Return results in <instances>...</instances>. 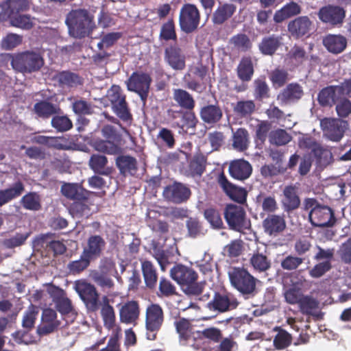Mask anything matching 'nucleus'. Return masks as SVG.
<instances>
[{
	"label": "nucleus",
	"mask_w": 351,
	"mask_h": 351,
	"mask_svg": "<svg viewBox=\"0 0 351 351\" xmlns=\"http://www.w3.org/2000/svg\"><path fill=\"white\" fill-rule=\"evenodd\" d=\"M65 23L69 35L77 39L90 36L96 28L94 16L88 10L82 8L71 10L66 16Z\"/></svg>",
	"instance_id": "1"
},
{
	"label": "nucleus",
	"mask_w": 351,
	"mask_h": 351,
	"mask_svg": "<svg viewBox=\"0 0 351 351\" xmlns=\"http://www.w3.org/2000/svg\"><path fill=\"white\" fill-rule=\"evenodd\" d=\"M170 276L189 296L199 295L206 285L205 282H197L198 274L193 268L182 264H176L171 269Z\"/></svg>",
	"instance_id": "2"
},
{
	"label": "nucleus",
	"mask_w": 351,
	"mask_h": 351,
	"mask_svg": "<svg viewBox=\"0 0 351 351\" xmlns=\"http://www.w3.org/2000/svg\"><path fill=\"white\" fill-rule=\"evenodd\" d=\"M11 65L16 71L30 74L39 71L45 64V60L40 53L27 50L11 56Z\"/></svg>",
	"instance_id": "3"
},
{
	"label": "nucleus",
	"mask_w": 351,
	"mask_h": 351,
	"mask_svg": "<svg viewBox=\"0 0 351 351\" xmlns=\"http://www.w3.org/2000/svg\"><path fill=\"white\" fill-rule=\"evenodd\" d=\"M230 283L245 298L254 297L256 293V278L243 267H233L228 272Z\"/></svg>",
	"instance_id": "4"
},
{
	"label": "nucleus",
	"mask_w": 351,
	"mask_h": 351,
	"mask_svg": "<svg viewBox=\"0 0 351 351\" xmlns=\"http://www.w3.org/2000/svg\"><path fill=\"white\" fill-rule=\"evenodd\" d=\"M106 97L117 117L124 123L130 125L133 121V116L126 101V95L121 86L112 85L107 91Z\"/></svg>",
	"instance_id": "5"
},
{
	"label": "nucleus",
	"mask_w": 351,
	"mask_h": 351,
	"mask_svg": "<svg viewBox=\"0 0 351 351\" xmlns=\"http://www.w3.org/2000/svg\"><path fill=\"white\" fill-rule=\"evenodd\" d=\"M201 21V13L196 5L186 3L181 7L179 13L180 30L187 34L197 31Z\"/></svg>",
	"instance_id": "6"
},
{
	"label": "nucleus",
	"mask_w": 351,
	"mask_h": 351,
	"mask_svg": "<svg viewBox=\"0 0 351 351\" xmlns=\"http://www.w3.org/2000/svg\"><path fill=\"white\" fill-rule=\"evenodd\" d=\"M223 214L230 229L240 232L250 229V219L247 217L245 210L241 206L228 204Z\"/></svg>",
	"instance_id": "7"
},
{
	"label": "nucleus",
	"mask_w": 351,
	"mask_h": 351,
	"mask_svg": "<svg viewBox=\"0 0 351 351\" xmlns=\"http://www.w3.org/2000/svg\"><path fill=\"white\" fill-rule=\"evenodd\" d=\"M164 322V312L158 304H152L146 308L145 328L146 338L154 341Z\"/></svg>",
	"instance_id": "8"
},
{
	"label": "nucleus",
	"mask_w": 351,
	"mask_h": 351,
	"mask_svg": "<svg viewBox=\"0 0 351 351\" xmlns=\"http://www.w3.org/2000/svg\"><path fill=\"white\" fill-rule=\"evenodd\" d=\"M351 93V80H346L339 86H328L322 88L317 95V100L322 106H332L339 99Z\"/></svg>",
	"instance_id": "9"
},
{
	"label": "nucleus",
	"mask_w": 351,
	"mask_h": 351,
	"mask_svg": "<svg viewBox=\"0 0 351 351\" xmlns=\"http://www.w3.org/2000/svg\"><path fill=\"white\" fill-rule=\"evenodd\" d=\"M75 289L88 312L95 313L100 308L99 294L95 287L85 280H77Z\"/></svg>",
	"instance_id": "10"
},
{
	"label": "nucleus",
	"mask_w": 351,
	"mask_h": 351,
	"mask_svg": "<svg viewBox=\"0 0 351 351\" xmlns=\"http://www.w3.org/2000/svg\"><path fill=\"white\" fill-rule=\"evenodd\" d=\"M239 304L237 298L232 293L227 291H216L207 307L218 313H226L236 309Z\"/></svg>",
	"instance_id": "11"
},
{
	"label": "nucleus",
	"mask_w": 351,
	"mask_h": 351,
	"mask_svg": "<svg viewBox=\"0 0 351 351\" xmlns=\"http://www.w3.org/2000/svg\"><path fill=\"white\" fill-rule=\"evenodd\" d=\"M151 82L149 75L134 72L128 79L127 87L130 91L136 93L145 103L148 97Z\"/></svg>",
	"instance_id": "12"
},
{
	"label": "nucleus",
	"mask_w": 351,
	"mask_h": 351,
	"mask_svg": "<svg viewBox=\"0 0 351 351\" xmlns=\"http://www.w3.org/2000/svg\"><path fill=\"white\" fill-rule=\"evenodd\" d=\"M162 195L167 201L180 204L189 199L191 191L186 184L175 181L165 187Z\"/></svg>",
	"instance_id": "13"
},
{
	"label": "nucleus",
	"mask_w": 351,
	"mask_h": 351,
	"mask_svg": "<svg viewBox=\"0 0 351 351\" xmlns=\"http://www.w3.org/2000/svg\"><path fill=\"white\" fill-rule=\"evenodd\" d=\"M308 218L315 227H331L336 222L333 210L327 206L320 205L311 210Z\"/></svg>",
	"instance_id": "14"
},
{
	"label": "nucleus",
	"mask_w": 351,
	"mask_h": 351,
	"mask_svg": "<svg viewBox=\"0 0 351 351\" xmlns=\"http://www.w3.org/2000/svg\"><path fill=\"white\" fill-rule=\"evenodd\" d=\"M186 55L176 43L167 45L164 50L165 63L174 71H182L186 68Z\"/></svg>",
	"instance_id": "15"
},
{
	"label": "nucleus",
	"mask_w": 351,
	"mask_h": 351,
	"mask_svg": "<svg viewBox=\"0 0 351 351\" xmlns=\"http://www.w3.org/2000/svg\"><path fill=\"white\" fill-rule=\"evenodd\" d=\"M347 121L339 119L324 118L320 121V126L324 135L332 141H339L343 136Z\"/></svg>",
	"instance_id": "16"
},
{
	"label": "nucleus",
	"mask_w": 351,
	"mask_h": 351,
	"mask_svg": "<svg viewBox=\"0 0 351 351\" xmlns=\"http://www.w3.org/2000/svg\"><path fill=\"white\" fill-rule=\"evenodd\" d=\"M317 16L322 22L332 27H337L343 23L346 12L339 6L328 5L321 8Z\"/></svg>",
	"instance_id": "17"
},
{
	"label": "nucleus",
	"mask_w": 351,
	"mask_h": 351,
	"mask_svg": "<svg viewBox=\"0 0 351 351\" xmlns=\"http://www.w3.org/2000/svg\"><path fill=\"white\" fill-rule=\"evenodd\" d=\"M217 182L223 191L231 199L240 204L246 202L247 191L243 187H239L230 182L223 172H221L218 178Z\"/></svg>",
	"instance_id": "18"
},
{
	"label": "nucleus",
	"mask_w": 351,
	"mask_h": 351,
	"mask_svg": "<svg viewBox=\"0 0 351 351\" xmlns=\"http://www.w3.org/2000/svg\"><path fill=\"white\" fill-rule=\"evenodd\" d=\"M303 95L302 86L297 82H292L281 90L276 99L281 106H286L298 101Z\"/></svg>",
	"instance_id": "19"
},
{
	"label": "nucleus",
	"mask_w": 351,
	"mask_h": 351,
	"mask_svg": "<svg viewBox=\"0 0 351 351\" xmlns=\"http://www.w3.org/2000/svg\"><path fill=\"white\" fill-rule=\"evenodd\" d=\"M60 324V321L57 319L56 311L51 308H45L43 311L41 324L38 326L36 333L40 337L47 335L53 332Z\"/></svg>",
	"instance_id": "20"
},
{
	"label": "nucleus",
	"mask_w": 351,
	"mask_h": 351,
	"mask_svg": "<svg viewBox=\"0 0 351 351\" xmlns=\"http://www.w3.org/2000/svg\"><path fill=\"white\" fill-rule=\"evenodd\" d=\"M51 79L58 83V86L63 88H77L84 83V79L82 76L69 70L57 71Z\"/></svg>",
	"instance_id": "21"
},
{
	"label": "nucleus",
	"mask_w": 351,
	"mask_h": 351,
	"mask_svg": "<svg viewBox=\"0 0 351 351\" xmlns=\"http://www.w3.org/2000/svg\"><path fill=\"white\" fill-rule=\"evenodd\" d=\"M106 242L100 235H90L84 247L82 252L93 261L99 258L106 248Z\"/></svg>",
	"instance_id": "22"
},
{
	"label": "nucleus",
	"mask_w": 351,
	"mask_h": 351,
	"mask_svg": "<svg viewBox=\"0 0 351 351\" xmlns=\"http://www.w3.org/2000/svg\"><path fill=\"white\" fill-rule=\"evenodd\" d=\"M263 227L267 234L276 237L286 228L285 216L283 215L269 214L263 221Z\"/></svg>",
	"instance_id": "23"
},
{
	"label": "nucleus",
	"mask_w": 351,
	"mask_h": 351,
	"mask_svg": "<svg viewBox=\"0 0 351 351\" xmlns=\"http://www.w3.org/2000/svg\"><path fill=\"white\" fill-rule=\"evenodd\" d=\"M139 315L140 307L137 301H128L119 308V319L121 323L136 324Z\"/></svg>",
	"instance_id": "24"
},
{
	"label": "nucleus",
	"mask_w": 351,
	"mask_h": 351,
	"mask_svg": "<svg viewBox=\"0 0 351 351\" xmlns=\"http://www.w3.org/2000/svg\"><path fill=\"white\" fill-rule=\"evenodd\" d=\"M174 325L177 332L179 335V342L182 346H191L193 342L195 336L197 335V331H193L191 324L185 318H180L175 321Z\"/></svg>",
	"instance_id": "25"
},
{
	"label": "nucleus",
	"mask_w": 351,
	"mask_h": 351,
	"mask_svg": "<svg viewBox=\"0 0 351 351\" xmlns=\"http://www.w3.org/2000/svg\"><path fill=\"white\" fill-rule=\"evenodd\" d=\"M61 193L73 202L87 199V195H93L96 193L84 189L81 184L77 183H64L61 186Z\"/></svg>",
	"instance_id": "26"
},
{
	"label": "nucleus",
	"mask_w": 351,
	"mask_h": 351,
	"mask_svg": "<svg viewBox=\"0 0 351 351\" xmlns=\"http://www.w3.org/2000/svg\"><path fill=\"white\" fill-rule=\"evenodd\" d=\"M228 171L232 178L243 181L251 176L252 167L248 161L244 159H237L230 163Z\"/></svg>",
	"instance_id": "27"
},
{
	"label": "nucleus",
	"mask_w": 351,
	"mask_h": 351,
	"mask_svg": "<svg viewBox=\"0 0 351 351\" xmlns=\"http://www.w3.org/2000/svg\"><path fill=\"white\" fill-rule=\"evenodd\" d=\"M312 21L307 16H302L291 21L287 25V29L291 35L298 39L308 34Z\"/></svg>",
	"instance_id": "28"
},
{
	"label": "nucleus",
	"mask_w": 351,
	"mask_h": 351,
	"mask_svg": "<svg viewBox=\"0 0 351 351\" xmlns=\"http://www.w3.org/2000/svg\"><path fill=\"white\" fill-rule=\"evenodd\" d=\"M201 119L207 124H215L223 117V111L217 101L215 104H207L201 108L199 111Z\"/></svg>",
	"instance_id": "29"
},
{
	"label": "nucleus",
	"mask_w": 351,
	"mask_h": 351,
	"mask_svg": "<svg viewBox=\"0 0 351 351\" xmlns=\"http://www.w3.org/2000/svg\"><path fill=\"white\" fill-rule=\"evenodd\" d=\"M32 141L34 143L58 150H67L69 149V146L67 144V140L61 136L36 135L32 137Z\"/></svg>",
	"instance_id": "30"
},
{
	"label": "nucleus",
	"mask_w": 351,
	"mask_h": 351,
	"mask_svg": "<svg viewBox=\"0 0 351 351\" xmlns=\"http://www.w3.org/2000/svg\"><path fill=\"white\" fill-rule=\"evenodd\" d=\"M281 203L284 210L287 213L296 210L300 207V199L298 195L295 186L289 185L285 187Z\"/></svg>",
	"instance_id": "31"
},
{
	"label": "nucleus",
	"mask_w": 351,
	"mask_h": 351,
	"mask_svg": "<svg viewBox=\"0 0 351 351\" xmlns=\"http://www.w3.org/2000/svg\"><path fill=\"white\" fill-rule=\"evenodd\" d=\"M237 77L241 82H250L254 75V64L250 56H243L236 69Z\"/></svg>",
	"instance_id": "32"
},
{
	"label": "nucleus",
	"mask_w": 351,
	"mask_h": 351,
	"mask_svg": "<svg viewBox=\"0 0 351 351\" xmlns=\"http://www.w3.org/2000/svg\"><path fill=\"white\" fill-rule=\"evenodd\" d=\"M236 10V5L232 3H219L212 14L211 21L213 23L218 25H222L232 16Z\"/></svg>",
	"instance_id": "33"
},
{
	"label": "nucleus",
	"mask_w": 351,
	"mask_h": 351,
	"mask_svg": "<svg viewBox=\"0 0 351 351\" xmlns=\"http://www.w3.org/2000/svg\"><path fill=\"white\" fill-rule=\"evenodd\" d=\"M34 113L40 118L47 119L61 112L60 106L47 100H41L34 106Z\"/></svg>",
	"instance_id": "34"
},
{
	"label": "nucleus",
	"mask_w": 351,
	"mask_h": 351,
	"mask_svg": "<svg viewBox=\"0 0 351 351\" xmlns=\"http://www.w3.org/2000/svg\"><path fill=\"white\" fill-rule=\"evenodd\" d=\"M322 43L329 52L338 54L346 49L347 40L341 35L328 34L324 37Z\"/></svg>",
	"instance_id": "35"
},
{
	"label": "nucleus",
	"mask_w": 351,
	"mask_h": 351,
	"mask_svg": "<svg viewBox=\"0 0 351 351\" xmlns=\"http://www.w3.org/2000/svg\"><path fill=\"white\" fill-rule=\"evenodd\" d=\"M281 39L275 34L265 36L258 44V49L263 55L273 56L280 46Z\"/></svg>",
	"instance_id": "36"
},
{
	"label": "nucleus",
	"mask_w": 351,
	"mask_h": 351,
	"mask_svg": "<svg viewBox=\"0 0 351 351\" xmlns=\"http://www.w3.org/2000/svg\"><path fill=\"white\" fill-rule=\"evenodd\" d=\"M301 10L302 8L298 3L291 1L276 11L274 15V21L276 23H280L287 19L300 14Z\"/></svg>",
	"instance_id": "37"
},
{
	"label": "nucleus",
	"mask_w": 351,
	"mask_h": 351,
	"mask_svg": "<svg viewBox=\"0 0 351 351\" xmlns=\"http://www.w3.org/2000/svg\"><path fill=\"white\" fill-rule=\"evenodd\" d=\"M141 270L145 284L149 289H153L156 287L158 281L157 269L149 261L141 260Z\"/></svg>",
	"instance_id": "38"
},
{
	"label": "nucleus",
	"mask_w": 351,
	"mask_h": 351,
	"mask_svg": "<svg viewBox=\"0 0 351 351\" xmlns=\"http://www.w3.org/2000/svg\"><path fill=\"white\" fill-rule=\"evenodd\" d=\"M173 99L183 110H194L195 107V101L193 95L184 89L174 88Z\"/></svg>",
	"instance_id": "39"
},
{
	"label": "nucleus",
	"mask_w": 351,
	"mask_h": 351,
	"mask_svg": "<svg viewBox=\"0 0 351 351\" xmlns=\"http://www.w3.org/2000/svg\"><path fill=\"white\" fill-rule=\"evenodd\" d=\"M24 191V184L20 180L8 189L0 190V207L21 196Z\"/></svg>",
	"instance_id": "40"
},
{
	"label": "nucleus",
	"mask_w": 351,
	"mask_h": 351,
	"mask_svg": "<svg viewBox=\"0 0 351 351\" xmlns=\"http://www.w3.org/2000/svg\"><path fill=\"white\" fill-rule=\"evenodd\" d=\"M250 265L252 267L254 272H265L271 268V263L269 258L258 251L254 252L251 255Z\"/></svg>",
	"instance_id": "41"
},
{
	"label": "nucleus",
	"mask_w": 351,
	"mask_h": 351,
	"mask_svg": "<svg viewBox=\"0 0 351 351\" xmlns=\"http://www.w3.org/2000/svg\"><path fill=\"white\" fill-rule=\"evenodd\" d=\"M108 162V158L105 156L94 154L90 156L88 165L96 174L109 176L111 169L107 167Z\"/></svg>",
	"instance_id": "42"
},
{
	"label": "nucleus",
	"mask_w": 351,
	"mask_h": 351,
	"mask_svg": "<svg viewBox=\"0 0 351 351\" xmlns=\"http://www.w3.org/2000/svg\"><path fill=\"white\" fill-rule=\"evenodd\" d=\"M207 158L202 154L193 156L189 163L188 171L192 177H201L206 171Z\"/></svg>",
	"instance_id": "43"
},
{
	"label": "nucleus",
	"mask_w": 351,
	"mask_h": 351,
	"mask_svg": "<svg viewBox=\"0 0 351 351\" xmlns=\"http://www.w3.org/2000/svg\"><path fill=\"white\" fill-rule=\"evenodd\" d=\"M53 237V234H42L39 238V241L43 245L45 244L46 248L53 252L54 256L64 254L66 251L65 244L62 241L51 239Z\"/></svg>",
	"instance_id": "44"
},
{
	"label": "nucleus",
	"mask_w": 351,
	"mask_h": 351,
	"mask_svg": "<svg viewBox=\"0 0 351 351\" xmlns=\"http://www.w3.org/2000/svg\"><path fill=\"white\" fill-rule=\"evenodd\" d=\"M101 315L104 326L108 329L112 328L115 324V313L113 307L110 304L107 296L102 298L101 303Z\"/></svg>",
	"instance_id": "45"
},
{
	"label": "nucleus",
	"mask_w": 351,
	"mask_h": 351,
	"mask_svg": "<svg viewBox=\"0 0 351 351\" xmlns=\"http://www.w3.org/2000/svg\"><path fill=\"white\" fill-rule=\"evenodd\" d=\"M256 104L253 100H240L233 106L234 113L241 119L250 117L256 111Z\"/></svg>",
	"instance_id": "46"
},
{
	"label": "nucleus",
	"mask_w": 351,
	"mask_h": 351,
	"mask_svg": "<svg viewBox=\"0 0 351 351\" xmlns=\"http://www.w3.org/2000/svg\"><path fill=\"white\" fill-rule=\"evenodd\" d=\"M116 165L120 173H127L133 174L137 170V161L134 157L128 155H121L116 158Z\"/></svg>",
	"instance_id": "47"
},
{
	"label": "nucleus",
	"mask_w": 351,
	"mask_h": 351,
	"mask_svg": "<svg viewBox=\"0 0 351 351\" xmlns=\"http://www.w3.org/2000/svg\"><path fill=\"white\" fill-rule=\"evenodd\" d=\"M269 79L272 86L277 89L283 87L289 80V74L287 69L278 66L269 73Z\"/></svg>",
	"instance_id": "48"
},
{
	"label": "nucleus",
	"mask_w": 351,
	"mask_h": 351,
	"mask_svg": "<svg viewBox=\"0 0 351 351\" xmlns=\"http://www.w3.org/2000/svg\"><path fill=\"white\" fill-rule=\"evenodd\" d=\"M249 133L245 128H240L232 134V147L239 152L245 151L249 146Z\"/></svg>",
	"instance_id": "49"
},
{
	"label": "nucleus",
	"mask_w": 351,
	"mask_h": 351,
	"mask_svg": "<svg viewBox=\"0 0 351 351\" xmlns=\"http://www.w3.org/2000/svg\"><path fill=\"white\" fill-rule=\"evenodd\" d=\"M229 43L233 49L240 52L249 51L252 47V43L250 37L244 33H239L232 36Z\"/></svg>",
	"instance_id": "50"
},
{
	"label": "nucleus",
	"mask_w": 351,
	"mask_h": 351,
	"mask_svg": "<svg viewBox=\"0 0 351 351\" xmlns=\"http://www.w3.org/2000/svg\"><path fill=\"white\" fill-rule=\"evenodd\" d=\"M186 228L187 237L192 239L204 236L206 232L202 222L195 217H189L186 221Z\"/></svg>",
	"instance_id": "51"
},
{
	"label": "nucleus",
	"mask_w": 351,
	"mask_h": 351,
	"mask_svg": "<svg viewBox=\"0 0 351 351\" xmlns=\"http://www.w3.org/2000/svg\"><path fill=\"white\" fill-rule=\"evenodd\" d=\"M197 123L198 119L193 110H184L179 121H175V125L182 130H187L195 128Z\"/></svg>",
	"instance_id": "52"
},
{
	"label": "nucleus",
	"mask_w": 351,
	"mask_h": 351,
	"mask_svg": "<svg viewBox=\"0 0 351 351\" xmlns=\"http://www.w3.org/2000/svg\"><path fill=\"white\" fill-rule=\"evenodd\" d=\"M23 207L29 210H39L41 206V199L36 192H29L21 199Z\"/></svg>",
	"instance_id": "53"
},
{
	"label": "nucleus",
	"mask_w": 351,
	"mask_h": 351,
	"mask_svg": "<svg viewBox=\"0 0 351 351\" xmlns=\"http://www.w3.org/2000/svg\"><path fill=\"white\" fill-rule=\"evenodd\" d=\"M159 38L161 40L165 41H177L178 36L176 31L175 22L173 19H169L167 22L162 25L159 34Z\"/></svg>",
	"instance_id": "54"
},
{
	"label": "nucleus",
	"mask_w": 351,
	"mask_h": 351,
	"mask_svg": "<svg viewBox=\"0 0 351 351\" xmlns=\"http://www.w3.org/2000/svg\"><path fill=\"white\" fill-rule=\"evenodd\" d=\"M316 159V164L320 168L326 167L332 161L331 152L321 145L312 153Z\"/></svg>",
	"instance_id": "55"
},
{
	"label": "nucleus",
	"mask_w": 351,
	"mask_h": 351,
	"mask_svg": "<svg viewBox=\"0 0 351 351\" xmlns=\"http://www.w3.org/2000/svg\"><path fill=\"white\" fill-rule=\"evenodd\" d=\"M91 261H93L82 252L80 259L71 261L68 264L67 268L70 274L73 275L80 274L89 267Z\"/></svg>",
	"instance_id": "56"
},
{
	"label": "nucleus",
	"mask_w": 351,
	"mask_h": 351,
	"mask_svg": "<svg viewBox=\"0 0 351 351\" xmlns=\"http://www.w3.org/2000/svg\"><path fill=\"white\" fill-rule=\"evenodd\" d=\"M95 149L109 155H117L121 153V147L111 140H99L95 142Z\"/></svg>",
	"instance_id": "57"
},
{
	"label": "nucleus",
	"mask_w": 351,
	"mask_h": 351,
	"mask_svg": "<svg viewBox=\"0 0 351 351\" xmlns=\"http://www.w3.org/2000/svg\"><path fill=\"white\" fill-rule=\"evenodd\" d=\"M253 95L258 101H262L270 97V88L265 80L258 78L254 81Z\"/></svg>",
	"instance_id": "58"
},
{
	"label": "nucleus",
	"mask_w": 351,
	"mask_h": 351,
	"mask_svg": "<svg viewBox=\"0 0 351 351\" xmlns=\"http://www.w3.org/2000/svg\"><path fill=\"white\" fill-rule=\"evenodd\" d=\"M38 312V308L34 304L29 306L22 319V327L24 329L32 330L34 328Z\"/></svg>",
	"instance_id": "59"
},
{
	"label": "nucleus",
	"mask_w": 351,
	"mask_h": 351,
	"mask_svg": "<svg viewBox=\"0 0 351 351\" xmlns=\"http://www.w3.org/2000/svg\"><path fill=\"white\" fill-rule=\"evenodd\" d=\"M182 81L186 88L197 93H202L206 89V84L203 80H200L197 77L191 76L185 73Z\"/></svg>",
	"instance_id": "60"
},
{
	"label": "nucleus",
	"mask_w": 351,
	"mask_h": 351,
	"mask_svg": "<svg viewBox=\"0 0 351 351\" xmlns=\"http://www.w3.org/2000/svg\"><path fill=\"white\" fill-rule=\"evenodd\" d=\"M91 195H87V199L77 200L73 202L70 206L71 213L78 217H82L84 214H88L90 212V205L93 203L90 200Z\"/></svg>",
	"instance_id": "61"
},
{
	"label": "nucleus",
	"mask_w": 351,
	"mask_h": 351,
	"mask_svg": "<svg viewBox=\"0 0 351 351\" xmlns=\"http://www.w3.org/2000/svg\"><path fill=\"white\" fill-rule=\"evenodd\" d=\"M51 126L58 132H64L73 128L71 120L66 115H54L51 121Z\"/></svg>",
	"instance_id": "62"
},
{
	"label": "nucleus",
	"mask_w": 351,
	"mask_h": 351,
	"mask_svg": "<svg viewBox=\"0 0 351 351\" xmlns=\"http://www.w3.org/2000/svg\"><path fill=\"white\" fill-rule=\"evenodd\" d=\"M193 339V342L191 345L195 350L200 351H219L217 343L210 341V340L204 339L199 337V335H196Z\"/></svg>",
	"instance_id": "63"
},
{
	"label": "nucleus",
	"mask_w": 351,
	"mask_h": 351,
	"mask_svg": "<svg viewBox=\"0 0 351 351\" xmlns=\"http://www.w3.org/2000/svg\"><path fill=\"white\" fill-rule=\"evenodd\" d=\"M256 202L261 203L263 210L267 213H273L278 208L274 196H267L261 193L256 197Z\"/></svg>",
	"instance_id": "64"
}]
</instances>
